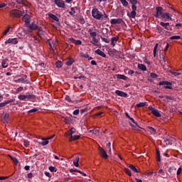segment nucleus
Listing matches in <instances>:
<instances>
[{"mask_svg": "<svg viewBox=\"0 0 182 182\" xmlns=\"http://www.w3.org/2000/svg\"><path fill=\"white\" fill-rule=\"evenodd\" d=\"M101 39L103 42H105V43H110V41L106 38L101 37Z\"/></svg>", "mask_w": 182, "mask_h": 182, "instance_id": "8fccbe9b", "label": "nucleus"}, {"mask_svg": "<svg viewBox=\"0 0 182 182\" xmlns=\"http://www.w3.org/2000/svg\"><path fill=\"white\" fill-rule=\"evenodd\" d=\"M164 141L166 143V144H173V142L168 139H164Z\"/></svg>", "mask_w": 182, "mask_h": 182, "instance_id": "603ef678", "label": "nucleus"}, {"mask_svg": "<svg viewBox=\"0 0 182 182\" xmlns=\"http://www.w3.org/2000/svg\"><path fill=\"white\" fill-rule=\"evenodd\" d=\"M163 14V7L158 6L156 8V14L154 15L156 18H159V16H162Z\"/></svg>", "mask_w": 182, "mask_h": 182, "instance_id": "39448f33", "label": "nucleus"}, {"mask_svg": "<svg viewBox=\"0 0 182 182\" xmlns=\"http://www.w3.org/2000/svg\"><path fill=\"white\" fill-rule=\"evenodd\" d=\"M54 3L58 8H65V1L63 0H54Z\"/></svg>", "mask_w": 182, "mask_h": 182, "instance_id": "0eeeda50", "label": "nucleus"}, {"mask_svg": "<svg viewBox=\"0 0 182 182\" xmlns=\"http://www.w3.org/2000/svg\"><path fill=\"white\" fill-rule=\"evenodd\" d=\"M90 133H92V134H95L96 136H99V130L98 129L90 130Z\"/></svg>", "mask_w": 182, "mask_h": 182, "instance_id": "c9c22d12", "label": "nucleus"}, {"mask_svg": "<svg viewBox=\"0 0 182 182\" xmlns=\"http://www.w3.org/2000/svg\"><path fill=\"white\" fill-rule=\"evenodd\" d=\"M99 151H100V155L101 156V157H103V159H107V157H109V156L107 155L105 149H103V148L100 146Z\"/></svg>", "mask_w": 182, "mask_h": 182, "instance_id": "423d86ee", "label": "nucleus"}, {"mask_svg": "<svg viewBox=\"0 0 182 182\" xmlns=\"http://www.w3.org/2000/svg\"><path fill=\"white\" fill-rule=\"evenodd\" d=\"M49 170H50V171H52V172H53V171H55V172L58 171V169H56V167H55V166H49Z\"/></svg>", "mask_w": 182, "mask_h": 182, "instance_id": "49530a36", "label": "nucleus"}, {"mask_svg": "<svg viewBox=\"0 0 182 182\" xmlns=\"http://www.w3.org/2000/svg\"><path fill=\"white\" fill-rule=\"evenodd\" d=\"M41 140H43V142H38V144L41 146H47V144H49V141L46 139V138H42Z\"/></svg>", "mask_w": 182, "mask_h": 182, "instance_id": "dca6fc26", "label": "nucleus"}, {"mask_svg": "<svg viewBox=\"0 0 182 182\" xmlns=\"http://www.w3.org/2000/svg\"><path fill=\"white\" fill-rule=\"evenodd\" d=\"M88 32L92 38H96V36H97V33L95 31H92L91 28L88 30Z\"/></svg>", "mask_w": 182, "mask_h": 182, "instance_id": "b1692460", "label": "nucleus"}, {"mask_svg": "<svg viewBox=\"0 0 182 182\" xmlns=\"http://www.w3.org/2000/svg\"><path fill=\"white\" fill-rule=\"evenodd\" d=\"M73 114H74V116H77V114H79V109H75L73 112Z\"/></svg>", "mask_w": 182, "mask_h": 182, "instance_id": "69168bd1", "label": "nucleus"}, {"mask_svg": "<svg viewBox=\"0 0 182 182\" xmlns=\"http://www.w3.org/2000/svg\"><path fill=\"white\" fill-rule=\"evenodd\" d=\"M151 77H152V79H156V77H157L159 75H157V74L154 73H151L150 74Z\"/></svg>", "mask_w": 182, "mask_h": 182, "instance_id": "09e8293b", "label": "nucleus"}, {"mask_svg": "<svg viewBox=\"0 0 182 182\" xmlns=\"http://www.w3.org/2000/svg\"><path fill=\"white\" fill-rule=\"evenodd\" d=\"M160 25L163 26V28H165V29H167V31H171V27H170V23H164L161 21L160 23Z\"/></svg>", "mask_w": 182, "mask_h": 182, "instance_id": "f8f14e48", "label": "nucleus"}, {"mask_svg": "<svg viewBox=\"0 0 182 182\" xmlns=\"http://www.w3.org/2000/svg\"><path fill=\"white\" fill-rule=\"evenodd\" d=\"M11 160L14 161V163L15 164L16 166L18 165V159L14 157V158H11Z\"/></svg>", "mask_w": 182, "mask_h": 182, "instance_id": "5fc2aeb1", "label": "nucleus"}, {"mask_svg": "<svg viewBox=\"0 0 182 182\" xmlns=\"http://www.w3.org/2000/svg\"><path fill=\"white\" fill-rule=\"evenodd\" d=\"M116 95H117V96H120L121 97H127V93L123 92V91H120L119 90H117L115 91Z\"/></svg>", "mask_w": 182, "mask_h": 182, "instance_id": "9b49d317", "label": "nucleus"}, {"mask_svg": "<svg viewBox=\"0 0 182 182\" xmlns=\"http://www.w3.org/2000/svg\"><path fill=\"white\" fill-rule=\"evenodd\" d=\"M36 112H38V108H33L28 112V113H35Z\"/></svg>", "mask_w": 182, "mask_h": 182, "instance_id": "864d4df0", "label": "nucleus"}, {"mask_svg": "<svg viewBox=\"0 0 182 182\" xmlns=\"http://www.w3.org/2000/svg\"><path fill=\"white\" fill-rule=\"evenodd\" d=\"M11 29V27H9L4 33L3 35H6L8 32H9V30Z\"/></svg>", "mask_w": 182, "mask_h": 182, "instance_id": "338daca9", "label": "nucleus"}, {"mask_svg": "<svg viewBox=\"0 0 182 182\" xmlns=\"http://www.w3.org/2000/svg\"><path fill=\"white\" fill-rule=\"evenodd\" d=\"M129 124L132 127V129H134V130H139V129H140V127H139V125H136L137 127H134V125H133L132 123H129Z\"/></svg>", "mask_w": 182, "mask_h": 182, "instance_id": "de8ad7c7", "label": "nucleus"}, {"mask_svg": "<svg viewBox=\"0 0 182 182\" xmlns=\"http://www.w3.org/2000/svg\"><path fill=\"white\" fill-rule=\"evenodd\" d=\"M117 79H121L122 80H127V77H126L124 75L118 74L117 75Z\"/></svg>", "mask_w": 182, "mask_h": 182, "instance_id": "a878e982", "label": "nucleus"}, {"mask_svg": "<svg viewBox=\"0 0 182 182\" xmlns=\"http://www.w3.org/2000/svg\"><path fill=\"white\" fill-rule=\"evenodd\" d=\"M157 48H159V43L155 44L154 48V57L156 58V53H157Z\"/></svg>", "mask_w": 182, "mask_h": 182, "instance_id": "f704fd0d", "label": "nucleus"}, {"mask_svg": "<svg viewBox=\"0 0 182 182\" xmlns=\"http://www.w3.org/2000/svg\"><path fill=\"white\" fill-rule=\"evenodd\" d=\"M146 102H141L136 105V107H144Z\"/></svg>", "mask_w": 182, "mask_h": 182, "instance_id": "ea45409f", "label": "nucleus"}, {"mask_svg": "<svg viewBox=\"0 0 182 182\" xmlns=\"http://www.w3.org/2000/svg\"><path fill=\"white\" fill-rule=\"evenodd\" d=\"M171 75H173V76H180L181 75L180 73H177L176 71H169Z\"/></svg>", "mask_w": 182, "mask_h": 182, "instance_id": "37998d69", "label": "nucleus"}, {"mask_svg": "<svg viewBox=\"0 0 182 182\" xmlns=\"http://www.w3.org/2000/svg\"><path fill=\"white\" fill-rule=\"evenodd\" d=\"M64 120H65V123H66V124H68V123H69V122H70V118L65 117Z\"/></svg>", "mask_w": 182, "mask_h": 182, "instance_id": "e2e57ef3", "label": "nucleus"}, {"mask_svg": "<svg viewBox=\"0 0 182 182\" xmlns=\"http://www.w3.org/2000/svg\"><path fill=\"white\" fill-rule=\"evenodd\" d=\"M23 144H24L25 147H29V141L28 140H24Z\"/></svg>", "mask_w": 182, "mask_h": 182, "instance_id": "3c124183", "label": "nucleus"}, {"mask_svg": "<svg viewBox=\"0 0 182 182\" xmlns=\"http://www.w3.org/2000/svg\"><path fill=\"white\" fill-rule=\"evenodd\" d=\"M110 146H112V144L110 142L107 144V149H109V153L112 152V148H110Z\"/></svg>", "mask_w": 182, "mask_h": 182, "instance_id": "4d7b16f0", "label": "nucleus"}, {"mask_svg": "<svg viewBox=\"0 0 182 182\" xmlns=\"http://www.w3.org/2000/svg\"><path fill=\"white\" fill-rule=\"evenodd\" d=\"M164 44H166V47L164 48V52H167V50H168V48L170 46V44H168V43H165Z\"/></svg>", "mask_w": 182, "mask_h": 182, "instance_id": "6e6d98bb", "label": "nucleus"}, {"mask_svg": "<svg viewBox=\"0 0 182 182\" xmlns=\"http://www.w3.org/2000/svg\"><path fill=\"white\" fill-rule=\"evenodd\" d=\"M79 139H80V135H75L73 136L72 135L69 139V141H73L75 140H79Z\"/></svg>", "mask_w": 182, "mask_h": 182, "instance_id": "aec40b11", "label": "nucleus"}, {"mask_svg": "<svg viewBox=\"0 0 182 182\" xmlns=\"http://www.w3.org/2000/svg\"><path fill=\"white\" fill-rule=\"evenodd\" d=\"M166 89H173V87L170 85H166L164 87Z\"/></svg>", "mask_w": 182, "mask_h": 182, "instance_id": "774afa93", "label": "nucleus"}, {"mask_svg": "<svg viewBox=\"0 0 182 182\" xmlns=\"http://www.w3.org/2000/svg\"><path fill=\"white\" fill-rule=\"evenodd\" d=\"M121 4H122L123 6H127L129 3L126 0H120Z\"/></svg>", "mask_w": 182, "mask_h": 182, "instance_id": "79ce46f5", "label": "nucleus"}, {"mask_svg": "<svg viewBox=\"0 0 182 182\" xmlns=\"http://www.w3.org/2000/svg\"><path fill=\"white\" fill-rule=\"evenodd\" d=\"M25 14V11H20L18 9H13L10 12V16L12 18H21Z\"/></svg>", "mask_w": 182, "mask_h": 182, "instance_id": "f257e3e1", "label": "nucleus"}, {"mask_svg": "<svg viewBox=\"0 0 182 182\" xmlns=\"http://www.w3.org/2000/svg\"><path fill=\"white\" fill-rule=\"evenodd\" d=\"M16 2L18 4V5H23V6H28V5H26V0H16Z\"/></svg>", "mask_w": 182, "mask_h": 182, "instance_id": "412c9836", "label": "nucleus"}, {"mask_svg": "<svg viewBox=\"0 0 182 182\" xmlns=\"http://www.w3.org/2000/svg\"><path fill=\"white\" fill-rule=\"evenodd\" d=\"M132 11L135 12L137 10V7L136 6V4H132Z\"/></svg>", "mask_w": 182, "mask_h": 182, "instance_id": "0e129e2a", "label": "nucleus"}, {"mask_svg": "<svg viewBox=\"0 0 182 182\" xmlns=\"http://www.w3.org/2000/svg\"><path fill=\"white\" fill-rule=\"evenodd\" d=\"M128 167L132 170V171H134L135 173H139V170L136 168V166L134 165H128Z\"/></svg>", "mask_w": 182, "mask_h": 182, "instance_id": "c756f323", "label": "nucleus"}, {"mask_svg": "<svg viewBox=\"0 0 182 182\" xmlns=\"http://www.w3.org/2000/svg\"><path fill=\"white\" fill-rule=\"evenodd\" d=\"M79 160H80V158L77 157L76 159L73 161V164L74 166H75V167H79Z\"/></svg>", "mask_w": 182, "mask_h": 182, "instance_id": "473e14b6", "label": "nucleus"}, {"mask_svg": "<svg viewBox=\"0 0 182 182\" xmlns=\"http://www.w3.org/2000/svg\"><path fill=\"white\" fill-rule=\"evenodd\" d=\"M23 21L25 22L26 25L31 23V16L29 14H26L23 16Z\"/></svg>", "mask_w": 182, "mask_h": 182, "instance_id": "1a4fd4ad", "label": "nucleus"}, {"mask_svg": "<svg viewBox=\"0 0 182 182\" xmlns=\"http://www.w3.org/2000/svg\"><path fill=\"white\" fill-rule=\"evenodd\" d=\"M92 15L95 19L100 20L102 18H103V14L97 9H93L92 10Z\"/></svg>", "mask_w": 182, "mask_h": 182, "instance_id": "f03ea898", "label": "nucleus"}, {"mask_svg": "<svg viewBox=\"0 0 182 182\" xmlns=\"http://www.w3.org/2000/svg\"><path fill=\"white\" fill-rule=\"evenodd\" d=\"M161 18H163V19H171V17H170V14L168 13H163L162 16H161Z\"/></svg>", "mask_w": 182, "mask_h": 182, "instance_id": "4be33fe9", "label": "nucleus"}, {"mask_svg": "<svg viewBox=\"0 0 182 182\" xmlns=\"http://www.w3.org/2000/svg\"><path fill=\"white\" fill-rule=\"evenodd\" d=\"M18 99L20 100H25V99H26V95H18Z\"/></svg>", "mask_w": 182, "mask_h": 182, "instance_id": "a18cd8bd", "label": "nucleus"}, {"mask_svg": "<svg viewBox=\"0 0 182 182\" xmlns=\"http://www.w3.org/2000/svg\"><path fill=\"white\" fill-rule=\"evenodd\" d=\"M18 82H21V83H28V80H26V76H25V78H19Z\"/></svg>", "mask_w": 182, "mask_h": 182, "instance_id": "4c0bfd02", "label": "nucleus"}, {"mask_svg": "<svg viewBox=\"0 0 182 182\" xmlns=\"http://www.w3.org/2000/svg\"><path fill=\"white\" fill-rule=\"evenodd\" d=\"M156 159L157 161H161V159L160 158V151L156 150Z\"/></svg>", "mask_w": 182, "mask_h": 182, "instance_id": "a19ab883", "label": "nucleus"}, {"mask_svg": "<svg viewBox=\"0 0 182 182\" xmlns=\"http://www.w3.org/2000/svg\"><path fill=\"white\" fill-rule=\"evenodd\" d=\"M22 90H23V87H19L16 90V93H19L20 92H22Z\"/></svg>", "mask_w": 182, "mask_h": 182, "instance_id": "052dcab7", "label": "nucleus"}, {"mask_svg": "<svg viewBox=\"0 0 182 182\" xmlns=\"http://www.w3.org/2000/svg\"><path fill=\"white\" fill-rule=\"evenodd\" d=\"M138 68L143 71H146L147 70V68L146 67V65H143V64H139L138 65Z\"/></svg>", "mask_w": 182, "mask_h": 182, "instance_id": "c85d7f7f", "label": "nucleus"}, {"mask_svg": "<svg viewBox=\"0 0 182 182\" xmlns=\"http://www.w3.org/2000/svg\"><path fill=\"white\" fill-rule=\"evenodd\" d=\"M124 173H126V174H127L128 176H132V171H130V169H129L128 168H125L124 169Z\"/></svg>", "mask_w": 182, "mask_h": 182, "instance_id": "72a5a7b5", "label": "nucleus"}, {"mask_svg": "<svg viewBox=\"0 0 182 182\" xmlns=\"http://www.w3.org/2000/svg\"><path fill=\"white\" fill-rule=\"evenodd\" d=\"M63 65V63H62V61L58 60L55 63V68H57L58 69H60V68H62Z\"/></svg>", "mask_w": 182, "mask_h": 182, "instance_id": "bb28decb", "label": "nucleus"}, {"mask_svg": "<svg viewBox=\"0 0 182 182\" xmlns=\"http://www.w3.org/2000/svg\"><path fill=\"white\" fill-rule=\"evenodd\" d=\"M9 103H11V105H16V103L15 102V99H11L6 100L4 102H1L0 107H5V106H6V105H9Z\"/></svg>", "mask_w": 182, "mask_h": 182, "instance_id": "7ed1b4c3", "label": "nucleus"}, {"mask_svg": "<svg viewBox=\"0 0 182 182\" xmlns=\"http://www.w3.org/2000/svg\"><path fill=\"white\" fill-rule=\"evenodd\" d=\"M117 41H119V37L112 38V39H111V45L112 46H116V44L114 43V42H117Z\"/></svg>", "mask_w": 182, "mask_h": 182, "instance_id": "5701e85b", "label": "nucleus"}, {"mask_svg": "<svg viewBox=\"0 0 182 182\" xmlns=\"http://www.w3.org/2000/svg\"><path fill=\"white\" fill-rule=\"evenodd\" d=\"M149 109L151 110L152 114H154V116H155L156 117H161V114H160V112H159V110L156 108L149 107Z\"/></svg>", "mask_w": 182, "mask_h": 182, "instance_id": "20e7f679", "label": "nucleus"}, {"mask_svg": "<svg viewBox=\"0 0 182 182\" xmlns=\"http://www.w3.org/2000/svg\"><path fill=\"white\" fill-rule=\"evenodd\" d=\"M157 30L159 33H161V32H163V28L160 26H157Z\"/></svg>", "mask_w": 182, "mask_h": 182, "instance_id": "680f3d73", "label": "nucleus"}, {"mask_svg": "<svg viewBox=\"0 0 182 182\" xmlns=\"http://www.w3.org/2000/svg\"><path fill=\"white\" fill-rule=\"evenodd\" d=\"M148 131L150 132L151 134H156V129L151 127H148Z\"/></svg>", "mask_w": 182, "mask_h": 182, "instance_id": "2f4dec72", "label": "nucleus"}, {"mask_svg": "<svg viewBox=\"0 0 182 182\" xmlns=\"http://www.w3.org/2000/svg\"><path fill=\"white\" fill-rule=\"evenodd\" d=\"M26 99H35V95H26Z\"/></svg>", "mask_w": 182, "mask_h": 182, "instance_id": "c03bdc74", "label": "nucleus"}, {"mask_svg": "<svg viewBox=\"0 0 182 182\" xmlns=\"http://www.w3.org/2000/svg\"><path fill=\"white\" fill-rule=\"evenodd\" d=\"M27 26L31 31H36V29H38V25L35 24V23H32L30 25L28 24Z\"/></svg>", "mask_w": 182, "mask_h": 182, "instance_id": "ddd939ff", "label": "nucleus"}, {"mask_svg": "<svg viewBox=\"0 0 182 182\" xmlns=\"http://www.w3.org/2000/svg\"><path fill=\"white\" fill-rule=\"evenodd\" d=\"M8 120H9V114H5L2 119L3 123H8Z\"/></svg>", "mask_w": 182, "mask_h": 182, "instance_id": "6ab92c4d", "label": "nucleus"}, {"mask_svg": "<svg viewBox=\"0 0 182 182\" xmlns=\"http://www.w3.org/2000/svg\"><path fill=\"white\" fill-rule=\"evenodd\" d=\"M170 41H174V40H178V39H181V36H171L169 38Z\"/></svg>", "mask_w": 182, "mask_h": 182, "instance_id": "7c9ffc66", "label": "nucleus"}, {"mask_svg": "<svg viewBox=\"0 0 182 182\" xmlns=\"http://www.w3.org/2000/svg\"><path fill=\"white\" fill-rule=\"evenodd\" d=\"M70 11H71L69 12L70 15H73L74 14H75V8L72 7V8L70 9Z\"/></svg>", "mask_w": 182, "mask_h": 182, "instance_id": "13d9d810", "label": "nucleus"}, {"mask_svg": "<svg viewBox=\"0 0 182 182\" xmlns=\"http://www.w3.org/2000/svg\"><path fill=\"white\" fill-rule=\"evenodd\" d=\"M166 85H169L171 86L173 84L168 81H161L159 82V86H166Z\"/></svg>", "mask_w": 182, "mask_h": 182, "instance_id": "f3484780", "label": "nucleus"}, {"mask_svg": "<svg viewBox=\"0 0 182 182\" xmlns=\"http://www.w3.org/2000/svg\"><path fill=\"white\" fill-rule=\"evenodd\" d=\"M49 16L50 18H51V19H53L56 22H59V18L56 16L55 14H50Z\"/></svg>", "mask_w": 182, "mask_h": 182, "instance_id": "393cba45", "label": "nucleus"}, {"mask_svg": "<svg viewBox=\"0 0 182 182\" xmlns=\"http://www.w3.org/2000/svg\"><path fill=\"white\" fill-rule=\"evenodd\" d=\"M97 55H99L100 56H102V58H106V54L102 51L100 49H97L95 51Z\"/></svg>", "mask_w": 182, "mask_h": 182, "instance_id": "4468645a", "label": "nucleus"}, {"mask_svg": "<svg viewBox=\"0 0 182 182\" xmlns=\"http://www.w3.org/2000/svg\"><path fill=\"white\" fill-rule=\"evenodd\" d=\"M136 15H137V13L136 11H132L130 14H128L129 18H136Z\"/></svg>", "mask_w": 182, "mask_h": 182, "instance_id": "58836bf2", "label": "nucleus"}, {"mask_svg": "<svg viewBox=\"0 0 182 182\" xmlns=\"http://www.w3.org/2000/svg\"><path fill=\"white\" fill-rule=\"evenodd\" d=\"M130 4L132 5H136L137 4V0H129Z\"/></svg>", "mask_w": 182, "mask_h": 182, "instance_id": "bf43d9fd", "label": "nucleus"}, {"mask_svg": "<svg viewBox=\"0 0 182 182\" xmlns=\"http://www.w3.org/2000/svg\"><path fill=\"white\" fill-rule=\"evenodd\" d=\"M1 66H2V68H8V60L7 59L2 60Z\"/></svg>", "mask_w": 182, "mask_h": 182, "instance_id": "cd10ccee", "label": "nucleus"}, {"mask_svg": "<svg viewBox=\"0 0 182 182\" xmlns=\"http://www.w3.org/2000/svg\"><path fill=\"white\" fill-rule=\"evenodd\" d=\"M6 45L8 43H11V45H16L18 43V40L16 38H9L5 41Z\"/></svg>", "mask_w": 182, "mask_h": 182, "instance_id": "9d476101", "label": "nucleus"}, {"mask_svg": "<svg viewBox=\"0 0 182 182\" xmlns=\"http://www.w3.org/2000/svg\"><path fill=\"white\" fill-rule=\"evenodd\" d=\"M75 63V60L72 58H70L66 62H65V65H67V66H72V65H73V63Z\"/></svg>", "mask_w": 182, "mask_h": 182, "instance_id": "2eb2a0df", "label": "nucleus"}, {"mask_svg": "<svg viewBox=\"0 0 182 182\" xmlns=\"http://www.w3.org/2000/svg\"><path fill=\"white\" fill-rule=\"evenodd\" d=\"M70 42L75 43V45H82V41L80 40H75L74 38H70Z\"/></svg>", "mask_w": 182, "mask_h": 182, "instance_id": "a211bd4d", "label": "nucleus"}, {"mask_svg": "<svg viewBox=\"0 0 182 182\" xmlns=\"http://www.w3.org/2000/svg\"><path fill=\"white\" fill-rule=\"evenodd\" d=\"M76 132V129H75L74 127L71 128L69 131L68 133L70 135V136H73V133Z\"/></svg>", "mask_w": 182, "mask_h": 182, "instance_id": "e433bc0d", "label": "nucleus"}, {"mask_svg": "<svg viewBox=\"0 0 182 182\" xmlns=\"http://www.w3.org/2000/svg\"><path fill=\"white\" fill-rule=\"evenodd\" d=\"M122 22H124L123 18H112L110 21L111 25H116L117 23H122Z\"/></svg>", "mask_w": 182, "mask_h": 182, "instance_id": "6e6552de", "label": "nucleus"}]
</instances>
